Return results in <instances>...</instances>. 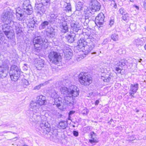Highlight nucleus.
<instances>
[{"label": "nucleus", "instance_id": "1", "mask_svg": "<svg viewBox=\"0 0 146 146\" xmlns=\"http://www.w3.org/2000/svg\"><path fill=\"white\" fill-rule=\"evenodd\" d=\"M60 91L62 94L65 95L63 102L65 105L69 104L73 97L78 96L80 92L79 88L74 85H71L68 88L62 87L60 89Z\"/></svg>", "mask_w": 146, "mask_h": 146}, {"label": "nucleus", "instance_id": "2", "mask_svg": "<svg viewBox=\"0 0 146 146\" xmlns=\"http://www.w3.org/2000/svg\"><path fill=\"white\" fill-rule=\"evenodd\" d=\"M33 43L35 50L37 52H39L43 45H46L47 46L48 45V40L46 39L42 38L40 36L35 37L33 40Z\"/></svg>", "mask_w": 146, "mask_h": 146}, {"label": "nucleus", "instance_id": "3", "mask_svg": "<svg viewBox=\"0 0 146 146\" xmlns=\"http://www.w3.org/2000/svg\"><path fill=\"white\" fill-rule=\"evenodd\" d=\"M48 58L50 62L55 64H59L62 60V57L60 54L54 51H52L49 53Z\"/></svg>", "mask_w": 146, "mask_h": 146}, {"label": "nucleus", "instance_id": "4", "mask_svg": "<svg viewBox=\"0 0 146 146\" xmlns=\"http://www.w3.org/2000/svg\"><path fill=\"white\" fill-rule=\"evenodd\" d=\"M79 80L81 84L85 86H89L92 82V78L90 75L85 73L79 75Z\"/></svg>", "mask_w": 146, "mask_h": 146}, {"label": "nucleus", "instance_id": "5", "mask_svg": "<svg viewBox=\"0 0 146 146\" xmlns=\"http://www.w3.org/2000/svg\"><path fill=\"white\" fill-rule=\"evenodd\" d=\"M33 113V111L30 110L29 111V121L31 122H34L36 123H38L40 121L41 122L42 118L40 116V114L38 112Z\"/></svg>", "mask_w": 146, "mask_h": 146}, {"label": "nucleus", "instance_id": "6", "mask_svg": "<svg viewBox=\"0 0 146 146\" xmlns=\"http://www.w3.org/2000/svg\"><path fill=\"white\" fill-rule=\"evenodd\" d=\"M13 14L9 11L4 12L1 16V20L4 23L10 24V26L12 25L11 22H14L12 21Z\"/></svg>", "mask_w": 146, "mask_h": 146}, {"label": "nucleus", "instance_id": "7", "mask_svg": "<svg viewBox=\"0 0 146 146\" xmlns=\"http://www.w3.org/2000/svg\"><path fill=\"white\" fill-rule=\"evenodd\" d=\"M22 9L25 11V14L29 15L33 13V9L31 5L30 4L29 0H26L24 1Z\"/></svg>", "mask_w": 146, "mask_h": 146}, {"label": "nucleus", "instance_id": "8", "mask_svg": "<svg viewBox=\"0 0 146 146\" xmlns=\"http://www.w3.org/2000/svg\"><path fill=\"white\" fill-rule=\"evenodd\" d=\"M9 66L7 64L3 63L0 65V78H4L7 76L9 72Z\"/></svg>", "mask_w": 146, "mask_h": 146}, {"label": "nucleus", "instance_id": "9", "mask_svg": "<svg viewBox=\"0 0 146 146\" xmlns=\"http://www.w3.org/2000/svg\"><path fill=\"white\" fill-rule=\"evenodd\" d=\"M50 127V125L45 121L42 120L40 124L36 128V130L40 135H42L45 132L46 128Z\"/></svg>", "mask_w": 146, "mask_h": 146}, {"label": "nucleus", "instance_id": "10", "mask_svg": "<svg viewBox=\"0 0 146 146\" xmlns=\"http://www.w3.org/2000/svg\"><path fill=\"white\" fill-rule=\"evenodd\" d=\"M94 47L95 44L94 42L90 40L82 49V51L85 55H87L91 52Z\"/></svg>", "mask_w": 146, "mask_h": 146}, {"label": "nucleus", "instance_id": "11", "mask_svg": "<svg viewBox=\"0 0 146 146\" xmlns=\"http://www.w3.org/2000/svg\"><path fill=\"white\" fill-rule=\"evenodd\" d=\"M94 47L95 44L94 42L90 40L82 49V51L85 55H87L91 52Z\"/></svg>", "mask_w": 146, "mask_h": 146}, {"label": "nucleus", "instance_id": "12", "mask_svg": "<svg viewBox=\"0 0 146 146\" xmlns=\"http://www.w3.org/2000/svg\"><path fill=\"white\" fill-rule=\"evenodd\" d=\"M127 62V60L125 59H123L120 60L116 64V67L115 68V70L118 73L122 74L121 71L123 70V67L126 65Z\"/></svg>", "mask_w": 146, "mask_h": 146}, {"label": "nucleus", "instance_id": "13", "mask_svg": "<svg viewBox=\"0 0 146 146\" xmlns=\"http://www.w3.org/2000/svg\"><path fill=\"white\" fill-rule=\"evenodd\" d=\"M46 6L43 4L37 3L35 4V9L38 15H42L46 11Z\"/></svg>", "mask_w": 146, "mask_h": 146}, {"label": "nucleus", "instance_id": "14", "mask_svg": "<svg viewBox=\"0 0 146 146\" xmlns=\"http://www.w3.org/2000/svg\"><path fill=\"white\" fill-rule=\"evenodd\" d=\"M62 50L64 54V58L65 60H69L72 56L73 54L72 50L68 47L64 46Z\"/></svg>", "mask_w": 146, "mask_h": 146}, {"label": "nucleus", "instance_id": "15", "mask_svg": "<svg viewBox=\"0 0 146 146\" xmlns=\"http://www.w3.org/2000/svg\"><path fill=\"white\" fill-rule=\"evenodd\" d=\"M24 9L19 8L16 10V15L17 19L19 21H22L24 20L25 13Z\"/></svg>", "mask_w": 146, "mask_h": 146}, {"label": "nucleus", "instance_id": "16", "mask_svg": "<svg viewBox=\"0 0 146 146\" xmlns=\"http://www.w3.org/2000/svg\"><path fill=\"white\" fill-rule=\"evenodd\" d=\"M12 25L11 26L14 33H15L18 35H19L22 32L21 29L19 27V23L16 22H12Z\"/></svg>", "mask_w": 146, "mask_h": 146}, {"label": "nucleus", "instance_id": "17", "mask_svg": "<svg viewBox=\"0 0 146 146\" xmlns=\"http://www.w3.org/2000/svg\"><path fill=\"white\" fill-rule=\"evenodd\" d=\"M90 40V39H87L85 41L84 39L81 38L77 42L78 45L76 46L78 50L80 49V50H82V49H83L84 46Z\"/></svg>", "mask_w": 146, "mask_h": 146}, {"label": "nucleus", "instance_id": "18", "mask_svg": "<svg viewBox=\"0 0 146 146\" xmlns=\"http://www.w3.org/2000/svg\"><path fill=\"white\" fill-rule=\"evenodd\" d=\"M129 94L130 95L134 97L133 96L134 94L136 93L139 88V84L136 83L135 84H131L130 86Z\"/></svg>", "mask_w": 146, "mask_h": 146}, {"label": "nucleus", "instance_id": "19", "mask_svg": "<svg viewBox=\"0 0 146 146\" xmlns=\"http://www.w3.org/2000/svg\"><path fill=\"white\" fill-rule=\"evenodd\" d=\"M90 5L92 6V8L95 11H99L100 9L101 5L96 0H91Z\"/></svg>", "mask_w": 146, "mask_h": 146}, {"label": "nucleus", "instance_id": "20", "mask_svg": "<svg viewBox=\"0 0 146 146\" xmlns=\"http://www.w3.org/2000/svg\"><path fill=\"white\" fill-rule=\"evenodd\" d=\"M104 16L102 13H100L96 17L95 19V22L100 25H102L104 23Z\"/></svg>", "mask_w": 146, "mask_h": 146}, {"label": "nucleus", "instance_id": "21", "mask_svg": "<svg viewBox=\"0 0 146 146\" xmlns=\"http://www.w3.org/2000/svg\"><path fill=\"white\" fill-rule=\"evenodd\" d=\"M30 106L31 108L34 109L33 111L35 112H38L40 106L38 102L35 101H32L31 102Z\"/></svg>", "mask_w": 146, "mask_h": 146}, {"label": "nucleus", "instance_id": "22", "mask_svg": "<svg viewBox=\"0 0 146 146\" xmlns=\"http://www.w3.org/2000/svg\"><path fill=\"white\" fill-rule=\"evenodd\" d=\"M35 63V66L37 70H41L44 67V61L42 59L36 60Z\"/></svg>", "mask_w": 146, "mask_h": 146}, {"label": "nucleus", "instance_id": "23", "mask_svg": "<svg viewBox=\"0 0 146 146\" xmlns=\"http://www.w3.org/2000/svg\"><path fill=\"white\" fill-rule=\"evenodd\" d=\"M10 72L13 74V75L17 76V74L18 75V76L20 77L21 73V70L16 66L14 65L12 66L11 68V70Z\"/></svg>", "mask_w": 146, "mask_h": 146}, {"label": "nucleus", "instance_id": "24", "mask_svg": "<svg viewBox=\"0 0 146 146\" xmlns=\"http://www.w3.org/2000/svg\"><path fill=\"white\" fill-rule=\"evenodd\" d=\"M37 98L38 99L37 102L40 106L45 105L47 103L46 98L45 96L40 95L38 96Z\"/></svg>", "mask_w": 146, "mask_h": 146}, {"label": "nucleus", "instance_id": "25", "mask_svg": "<svg viewBox=\"0 0 146 146\" xmlns=\"http://www.w3.org/2000/svg\"><path fill=\"white\" fill-rule=\"evenodd\" d=\"M61 32L62 33H66L68 31V28L67 26V22H63L60 27Z\"/></svg>", "mask_w": 146, "mask_h": 146}, {"label": "nucleus", "instance_id": "26", "mask_svg": "<svg viewBox=\"0 0 146 146\" xmlns=\"http://www.w3.org/2000/svg\"><path fill=\"white\" fill-rule=\"evenodd\" d=\"M75 33H74L73 32L72 33H70V34H68L65 36L66 40L68 42L71 43L73 42L74 40V38L75 36Z\"/></svg>", "mask_w": 146, "mask_h": 146}, {"label": "nucleus", "instance_id": "27", "mask_svg": "<svg viewBox=\"0 0 146 146\" xmlns=\"http://www.w3.org/2000/svg\"><path fill=\"white\" fill-rule=\"evenodd\" d=\"M38 22L37 21L35 22L34 20L31 21L29 22L28 24V27L32 30L36 28L38 26Z\"/></svg>", "mask_w": 146, "mask_h": 146}, {"label": "nucleus", "instance_id": "28", "mask_svg": "<svg viewBox=\"0 0 146 146\" xmlns=\"http://www.w3.org/2000/svg\"><path fill=\"white\" fill-rule=\"evenodd\" d=\"M121 35V33L119 31H116L115 33L112 34L110 36L111 39L113 40L116 41L119 39V36Z\"/></svg>", "mask_w": 146, "mask_h": 146}, {"label": "nucleus", "instance_id": "29", "mask_svg": "<svg viewBox=\"0 0 146 146\" xmlns=\"http://www.w3.org/2000/svg\"><path fill=\"white\" fill-rule=\"evenodd\" d=\"M96 134L94 132H92L90 134V138L91 139L89 140V142L93 144L98 142V140L97 139L96 137Z\"/></svg>", "mask_w": 146, "mask_h": 146}, {"label": "nucleus", "instance_id": "30", "mask_svg": "<svg viewBox=\"0 0 146 146\" xmlns=\"http://www.w3.org/2000/svg\"><path fill=\"white\" fill-rule=\"evenodd\" d=\"M62 103L61 98L59 97L54 99V104H53L55 105L58 108H60V107L61 106Z\"/></svg>", "mask_w": 146, "mask_h": 146}, {"label": "nucleus", "instance_id": "31", "mask_svg": "<svg viewBox=\"0 0 146 146\" xmlns=\"http://www.w3.org/2000/svg\"><path fill=\"white\" fill-rule=\"evenodd\" d=\"M68 126V123L66 121H62L59 123L58 125L59 128L62 129H65Z\"/></svg>", "mask_w": 146, "mask_h": 146}, {"label": "nucleus", "instance_id": "32", "mask_svg": "<svg viewBox=\"0 0 146 146\" xmlns=\"http://www.w3.org/2000/svg\"><path fill=\"white\" fill-rule=\"evenodd\" d=\"M53 28H51L50 29H48L46 31V35L50 38H52L54 36V32L53 31Z\"/></svg>", "mask_w": 146, "mask_h": 146}, {"label": "nucleus", "instance_id": "33", "mask_svg": "<svg viewBox=\"0 0 146 146\" xmlns=\"http://www.w3.org/2000/svg\"><path fill=\"white\" fill-rule=\"evenodd\" d=\"M10 24L4 23V25H2V30L5 33L9 30L10 27L11 28V27L10 26Z\"/></svg>", "mask_w": 146, "mask_h": 146}, {"label": "nucleus", "instance_id": "34", "mask_svg": "<svg viewBox=\"0 0 146 146\" xmlns=\"http://www.w3.org/2000/svg\"><path fill=\"white\" fill-rule=\"evenodd\" d=\"M10 77L12 81L14 82L17 81L19 78L20 76H18V75L17 74V76L14 75L11 73H9Z\"/></svg>", "mask_w": 146, "mask_h": 146}, {"label": "nucleus", "instance_id": "35", "mask_svg": "<svg viewBox=\"0 0 146 146\" xmlns=\"http://www.w3.org/2000/svg\"><path fill=\"white\" fill-rule=\"evenodd\" d=\"M57 16L58 14H51L50 16V22L51 23H54L55 21H56Z\"/></svg>", "mask_w": 146, "mask_h": 146}, {"label": "nucleus", "instance_id": "36", "mask_svg": "<svg viewBox=\"0 0 146 146\" xmlns=\"http://www.w3.org/2000/svg\"><path fill=\"white\" fill-rule=\"evenodd\" d=\"M49 24V22L46 21H45L41 23L39 26V28L40 29H42L45 28Z\"/></svg>", "mask_w": 146, "mask_h": 146}, {"label": "nucleus", "instance_id": "37", "mask_svg": "<svg viewBox=\"0 0 146 146\" xmlns=\"http://www.w3.org/2000/svg\"><path fill=\"white\" fill-rule=\"evenodd\" d=\"M83 4L80 2H78L76 6V10L80 11L82 10L83 8Z\"/></svg>", "mask_w": 146, "mask_h": 146}, {"label": "nucleus", "instance_id": "38", "mask_svg": "<svg viewBox=\"0 0 146 146\" xmlns=\"http://www.w3.org/2000/svg\"><path fill=\"white\" fill-rule=\"evenodd\" d=\"M145 41L144 40L143 41L139 39H137L135 40V43L138 46H142L143 45Z\"/></svg>", "mask_w": 146, "mask_h": 146}, {"label": "nucleus", "instance_id": "39", "mask_svg": "<svg viewBox=\"0 0 146 146\" xmlns=\"http://www.w3.org/2000/svg\"><path fill=\"white\" fill-rule=\"evenodd\" d=\"M50 0H41V3L43 4L46 7H48L50 4Z\"/></svg>", "mask_w": 146, "mask_h": 146}, {"label": "nucleus", "instance_id": "40", "mask_svg": "<svg viewBox=\"0 0 146 146\" xmlns=\"http://www.w3.org/2000/svg\"><path fill=\"white\" fill-rule=\"evenodd\" d=\"M110 75L108 74H107L106 75L104 78H102V80L104 82H109L111 79Z\"/></svg>", "mask_w": 146, "mask_h": 146}, {"label": "nucleus", "instance_id": "41", "mask_svg": "<svg viewBox=\"0 0 146 146\" xmlns=\"http://www.w3.org/2000/svg\"><path fill=\"white\" fill-rule=\"evenodd\" d=\"M51 96L54 99L59 97L58 95L57 94V92L55 91H53L52 92Z\"/></svg>", "mask_w": 146, "mask_h": 146}, {"label": "nucleus", "instance_id": "42", "mask_svg": "<svg viewBox=\"0 0 146 146\" xmlns=\"http://www.w3.org/2000/svg\"><path fill=\"white\" fill-rule=\"evenodd\" d=\"M118 12L122 15H125L127 13L126 10L123 8L120 9L118 11Z\"/></svg>", "mask_w": 146, "mask_h": 146}, {"label": "nucleus", "instance_id": "43", "mask_svg": "<svg viewBox=\"0 0 146 146\" xmlns=\"http://www.w3.org/2000/svg\"><path fill=\"white\" fill-rule=\"evenodd\" d=\"M5 34L8 38H11L13 35V33L10 32L9 30Z\"/></svg>", "mask_w": 146, "mask_h": 146}, {"label": "nucleus", "instance_id": "44", "mask_svg": "<svg viewBox=\"0 0 146 146\" xmlns=\"http://www.w3.org/2000/svg\"><path fill=\"white\" fill-rule=\"evenodd\" d=\"M67 5L65 7L64 10L66 11H68V12L71 11V5L69 3H66Z\"/></svg>", "mask_w": 146, "mask_h": 146}, {"label": "nucleus", "instance_id": "45", "mask_svg": "<svg viewBox=\"0 0 146 146\" xmlns=\"http://www.w3.org/2000/svg\"><path fill=\"white\" fill-rule=\"evenodd\" d=\"M84 19H81V21L82 23H83L84 24V26L86 27H87L88 26V23H89V21H88V20L86 21H84Z\"/></svg>", "mask_w": 146, "mask_h": 146}, {"label": "nucleus", "instance_id": "46", "mask_svg": "<svg viewBox=\"0 0 146 146\" xmlns=\"http://www.w3.org/2000/svg\"><path fill=\"white\" fill-rule=\"evenodd\" d=\"M129 28L131 31H134L136 29V25L134 24H131L129 26Z\"/></svg>", "mask_w": 146, "mask_h": 146}, {"label": "nucleus", "instance_id": "47", "mask_svg": "<svg viewBox=\"0 0 146 146\" xmlns=\"http://www.w3.org/2000/svg\"><path fill=\"white\" fill-rule=\"evenodd\" d=\"M128 17V15L127 13V14H125V15H122V18L123 20L125 21H127V19Z\"/></svg>", "mask_w": 146, "mask_h": 146}, {"label": "nucleus", "instance_id": "48", "mask_svg": "<svg viewBox=\"0 0 146 146\" xmlns=\"http://www.w3.org/2000/svg\"><path fill=\"white\" fill-rule=\"evenodd\" d=\"M23 82L24 87L25 88L29 84L28 81L25 79L23 81Z\"/></svg>", "mask_w": 146, "mask_h": 146}, {"label": "nucleus", "instance_id": "49", "mask_svg": "<svg viewBox=\"0 0 146 146\" xmlns=\"http://www.w3.org/2000/svg\"><path fill=\"white\" fill-rule=\"evenodd\" d=\"M71 29H72L77 27L78 26V25L75 23L74 22H72L71 23Z\"/></svg>", "mask_w": 146, "mask_h": 146}, {"label": "nucleus", "instance_id": "50", "mask_svg": "<svg viewBox=\"0 0 146 146\" xmlns=\"http://www.w3.org/2000/svg\"><path fill=\"white\" fill-rule=\"evenodd\" d=\"M10 124L9 123H6L5 124H2L1 125H0V126H2L3 127V128L6 127H10Z\"/></svg>", "mask_w": 146, "mask_h": 146}, {"label": "nucleus", "instance_id": "51", "mask_svg": "<svg viewBox=\"0 0 146 146\" xmlns=\"http://www.w3.org/2000/svg\"><path fill=\"white\" fill-rule=\"evenodd\" d=\"M86 15L84 17H82L81 19H84V21H86L87 20H88V21H89V18L90 17L89 15H87V14H85Z\"/></svg>", "mask_w": 146, "mask_h": 146}, {"label": "nucleus", "instance_id": "52", "mask_svg": "<svg viewBox=\"0 0 146 146\" xmlns=\"http://www.w3.org/2000/svg\"><path fill=\"white\" fill-rule=\"evenodd\" d=\"M72 30L74 31H75L76 32H78L79 31L82 32L81 29H79L78 26L77 27L75 28L74 29H72Z\"/></svg>", "mask_w": 146, "mask_h": 146}, {"label": "nucleus", "instance_id": "53", "mask_svg": "<svg viewBox=\"0 0 146 146\" xmlns=\"http://www.w3.org/2000/svg\"><path fill=\"white\" fill-rule=\"evenodd\" d=\"M63 18V17L62 15L60 14H58V16L57 18V19H58L59 20H61Z\"/></svg>", "mask_w": 146, "mask_h": 146}, {"label": "nucleus", "instance_id": "54", "mask_svg": "<svg viewBox=\"0 0 146 146\" xmlns=\"http://www.w3.org/2000/svg\"><path fill=\"white\" fill-rule=\"evenodd\" d=\"M109 42V39L108 38H106L104 40V41L102 42V44H107Z\"/></svg>", "mask_w": 146, "mask_h": 146}, {"label": "nucleus", "instance_id": "55", "mask_svg": "<svg viewBox=\"0 0 146 146\" xmlns=\"http://www.w3.org/2000/svg\"><path fill=\"white\" fill-rule=\"evenodd\" d=\"M86 32L84 33L85 34L84 35H86L88 36H89L90 35V32L89 31L87 30H86Z\"/></svg>", "mask_w": 146, "mask_h": 146}, {"label": "nucleus", "instance_id": "56", "mask_svg": "<svg viewBox=\"0 0 146 146\" xmlns=\"http://www.w3.org/2000/svg\"><path fill=\"white\" fill-rule=\"evenodd\" d=\"M73 135L75 137H77L78 135V132L76 131H73Z\"/></svg>", "mask_w": 146, "mask_h": 146}, {"label": "nucleus", "instance_id": "57", "mask_svg": "<svg viewBox=\"0 0 146 146\" xmlns=\"http://www.w3.org/2000/svg\"><path fill=\"white\" fill-rule=\"evenodd\" d=\"M111 4L113 5V7L115 9H116L117 6L115 0H112V3Z\"/></svg>", "mask_w": 146, "mask_h": 146}, {"label": "nucleus", "instance_id": "58", "mask_svg": "<svg viewBox=\"0 0 146 146\" xmlns=\"http://www.w3.org/2000/svg\"><path fill=\"white\" fill-rule=\"evenodd\" d=\"M107 74H106L105 73H102L101 75L102 79V78H104L105 76L106 75H107Z\"/></svg>", "mask_w": 146, "mask_h": 146}, {"label": "nucleus", "instance_id": "59", "mask_svg": "<svg viewBox=\"0 0 146 146\" xmlns=\"http://www.w3.org/2000/svg\"><path fill=\"white\" fill-rule=\"evenodd\" d=\"M75 111H70L69 113V117L70 116L73 114H74L75 113Z\"/></svg>", "mask_w": 146, "mask_h": 146}, {"label": "nucleus", "instance_id": "60", "mask_svg": "<svg viewBox=\"0 0 146 146\" xmlns=\"http://www.w3.org/2000/svg\"><path fill=\"white\" fill-rule=\"evenodd\" d=\"M114 23V22L113 20H111L110 21L109 23V25H110V27H111L112 25H113Z\"/></svg>", "mask_w": 146, "mask_h": 146}, {"label": "nucleus", "instance_id": "61", "mask_svg": "<svg viewBox=\"0 0 146 146\" xmlns=\"http://www.w3.org/2000/svg\"><path fill=\"white\" fill-rule=\"evenodd\" d=\"M10 132H12V131H5L2 132H0V133L1 134L3 133H6Z\"/></svg>", "mask_w": 146, "mask_h": 146}, {"label": "nucleus", "instance_id": "62", "mask_svg": "<svg viewBox=\"0 0 146 146\" xmlns=\"http://www.w3.org/2000/svg\"><path fill=\"white\" fill-rule=\"evenodd\" d=\"M87 110L86 109H84L83 110V111H84V112L83 113L84 114H86L87 113Z\"/></svg>", "mask_w": 146, "mask_h": 146}, {"label": "nucleus", "instance_id": "63", "mask_svg": "<svg viewBox=\"0 0 146 146\" xmlns=\"http://www.w3.org/2000/svg\"><path fill=\"white\" fill-rule=\"evenodd\" d=\"M41 85H43V84H41L38 86H36L35 88V89H39L40 88V87L41 86Z\"/></svg>", "mask_w": 146, "mask_h": 146}, {"label": "nucleus", "instance_id": "64", "mask_svg": "<svg viewBox=\"0 0 146 146\" xmlns=\"http://www.w3.org/2000/svg\"><path fill=\"white\" fill-rule=\"evenodd\" d=\"M99 101L98 100H97L96 101V102L95 103V104L96 106L97 105L99 104Z\"/></svg>", "mask_w": 146, "mask_h": 146}]
</instances>
